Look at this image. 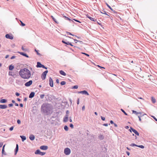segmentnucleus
<instances>
[{
    "label": "nucleus",
    "mask_w": 157,
    "mask_h": 157,
    "mask_svg": "<svg viewBox=\"0 0 157 157\" xmlns=\"http://www.w3.org/2000/svg\"><path fill=\"white\" fill-rule=\"evenodd\" d=\"M52 105L48 103H43L41 106V110L47 115L52 113Z\"/></svg>",
    "instance_id": "f257e3e1"
},
{
    "label": "nucleus",
    "mask_w": 157,
    "mask_h": 157,
    "mask_svg": "<svg viewBox=\"0 0 157 157\" xmlns=\"http://www.w3.org/2000/svg\"><path fill=\"white\" fill-rule=\"evenodd\" d=\"M19 74L22 78L26 79L29 78L31 75L30 71L26 68L21 69L19 72Z\"/></svg>",
    "instance_id": "f03ea898"
},
{
    "label": "nucleus",
    "mask_w": 157,
    "mask_h": 157,
    "mask_svg": "<svg viewBox=\"0 0 157 157\" xmlns=\"http://www.w3.org/2000/svg\"><path fill=\"white\" fill-rule=\"evenodd\" d=\"M64 152L66 155H68L70 154L71 151L70 148L68 147H66L64 149Z\"/></svg>",
    "instance_id": "7ed1b4c3"
},
{
    "label": "nucleus",
    "mask_w": 157,
    "mask_h": 157,
    "mask_svg": "<svg viewBox=\"0 0 157 157\" xmlns=\"http://www.w3.org/2000/svg\"><path fill=\"white\" fill-rule=\"evenodd\" d=\"M48 71L46 70L44 71L41 75V78L43 80H44L46 77L47 73H48Z\"/></svg>",
    "instance_id": "20e7f679"
},
{
    "label": "nucleus",
    "mask_w": 157,
    "mask_h": 157,
    "mask_svg": "<svg viewBox=\"0 0 157 157\" xmlns=\"http://www.w3.org/2000/svg\"><path fill=\"white\" fill-rule=\"evenodd\" d=\"M45 152H42L40 151V150L39 149L37 150L35 152V154H36L40 155H43L45 154Z\"/></svg>",
    "instance_id": "39448f33"
},
{
    "label": "nucleus",
    "mask_w": 157,
    "mask_h": 157,
    "mask_svg": "<svg viewBox=\"0 0 157 157\" xmlns=\"http://www.w3.org/2000/svg\"><path fill=\"white\" fill-rule=\"evenodd\" d=\"M33 81L31 80L29 81L28 82H26L25 85L26 87L29 86L31 85L32 84Z\"/></svg>",
    "instance_id": "423d86ee"
},
{
    "label": "nucleus",
    "mask_w": 157,
    "mask_h": 157,
    "mask_svg": "<svg viewBox=\"0 0 157 157\" xmlns=\"http://www.w3.org/2000/svg\"><path fill=\"white\" fill-rule=\"evenodd\" d=\"M5 37L7 39H10L11 40H12L13 39V36L11 34V35H10L9 34H6L5 35Z\"/></svg>",
    "instance_id": "0eeeda50"
},
{
    "label": "nucleus",
    "mask_w": 157,
    "mask_h": 157,
    "mask_svg": "<svg viewBox=\"0 0 157 157\" xmlns=\"http://www.w3.org/2000/svg\"><path fill=\"white\" fill-rule=\"evenodd\" d=\"M49 84L50 86H51L52 87H53V82L51 77H49Z\"/></svg>",
    "instance_id": "6e6552de"
},
{
    "label": "nucleus",
    "mask_w": 157,
    "mask_h": 157,
    "mask_svg": "<svg viewBox=\"0 0 157 157\" xmlns=\"http://www.w3.org/2000/svg\"><path fill=\"white\" fill-rule=\"evenodd\" d=\"M130 131L131 132L132 131L137 136H139V133L137 132V131L135 129H134V128H132V127H130Z\"/></svg>",
    "instance_id": "1a4fd4ad"
},
{
    "label": "nucleus",
    "mask_w": 157,
    "mask_h": 157,
    "mask_svg": "<svg viewBox=\"0 0 157 157\" xmlns=\"http://www.w3.org/2000/svg\"><path fill=\"white\" fill-rule=\"evenodd\" d=\"M40 148L42 150H46L48 149V147L45 145H42L40 147Z\"/></svg>",
    "instance_id": "9d476101"
},
{
    "label": "nucleus",
    "mask_w": 157,
    "mask_h": 157,
    "mask_svg": "<svg viewBox=\"0 0 157 157\" xmlns=\"http://www.w3.org/2000/svg\"><path fill=\"white\" fill-rule=\"evenodd\" d=\"M18 53L20 54L21 55H22L26 57H29V56L26 54L24 53L23 52H18Z\"/></svg>",
    "instance_id": "9b49d317"
},
{
    "label": "nucleus",
    "mask_w": 157,
    "mask_h": 157,
    "mask_svg": "<svg viewBox=\"0 0 157 157\" xmlns=\"http://www.w3.org/2000/svg\"><path fill=\"white\" fill-rule=\"evenodd\" d=\"M35 93L34 92H31L29 95V98H33L35 95Z\"/></svg>",
    "instance_id": "f8f14e48"
},
{
    "label": "nucleus",
    "mask_w": 157,
    "mask_h": 157,
    "mask_svg": "<svg viewBox=\"0 0 157 157\" xmlns=\"http://www.w3.org/2000/svg\"><path fill=\"white\" fill-rule=\"evenodd\" d=\"M18 150V144H16V147L15 149V155H16Z\"/></svg>",
    "instance_id": "ddd939ff"
},
{
    "label": "nucleus",
    "mask_w": 157,
    "mask_h": 157,
    "mask_svg": "<svg viewBox=\"0 0 157 157\" xmlns=\"http://www.w3.org/2000/svg\"><path fill=\"white\" fill-rule=\"evenodd\" d=\"M7 106L6 105H0V109H5L7 108Z\"/></svg>",
    "instance_id": "4468645a"
},
{
    "label": "nucleus",
    "mask_w": 157,
    "mask_h": 157,
    "mask_svg": "<svg viewBox=\"0 0 157 157\" xmlns=\"http://www.w3.org/2000/svg\"><path fill=\"white\" fill-rule=\"evenodd\" d=\"M43 64H41L40 62H37V65L36 67H37L41 68L42 67Z\"/></svg>",
    "instance_id": "2eb2a0df"
},
{
    "label": "nucleus",
    "mask_w": 157,
    "mask_h": 157,
    "mask_svg": "<svg viewBox=\"0 0 157 157\" xmlns=\"http://www.w3.org/2000/svg\"><path fill=\"white\" fill-rule=\"evenodd\" d=\"M29 138L31 140H34L35 139V136L34 135L31 134L30 135Z\"/></svg>",
    "instance_id": "dca6fc26"
},
{
    "label": "nucleus",
    "mask_w": 157,
    "mask_h": 157,
    "mask_svg": "<svg viewBox=\"0 0 157 157\" xmlns=\"http://www.w3.org/2000/svg\"><path fill=\"white\" fill-rule=\"evenodd\" d=\"M59 72L61 75L63 76H65L66 75V74L62 70L60 71H59Z\"/></svg>",
    "instance_id": "f3484780"
},
{
    "label": "nucleus",
    "mask_w": 157,
    "mask_h": 157,
    "mask_svg": "<svg viewBox=\"0 0 157 157\" xmlns=\"http://www.w3.org/2000/svg\"><path fill=\"white\" fill-rule=\"evenodd\" d=\"M7 101V100L6 99H1L0 100V102L2 103H5Z\"/></svg>",
    "instance_id": "a211bd4d"
},
{
    "label": "nucleus",
    "mask_w": 157,
    "mask_h": 157,
    "mask_svg": "<svg viewBox=\"0 0 157 157\" xmlns=\"http://www.w3.org/2000/svg\"><path fill=\"white\" fill-rule=\"evenodd\" d=\"M20 137L22 141H24L26 139V137L24 136H20Z\"/></svg>",
    "instance_id": "6ab92c4d"
},
{
    "label": "nucleus",
    "mask_w": 157,
    "mask_h": 157,
    "mask_svg": "<svg viewBox=\"0 0 157 157\" xmlns=\"http://www.w3.org/2000/svg\"><path fill=\"white\" fill-rule=\"evenodd\" d=\"M14 67L12 65H10L9 66V69L10 70H12L14 68Z\"/></svg>",
    "instance_id": "aec40b11"
},
{
    "label": "nucleus",
    "mask_w": 157,
    "mask_h": 157,
    "mask_svg": "<svg viewBox=\"0 0 157 157\" xmlns=\"http://www.w3.org/2000/svg\"><path fill=\"white\" fill-rule=\"evenodd\" d=\"M68 117H64L63 118V121L64 122H66L68 121Z\"/></svg>",
    "instance_id": "412c9836"
},
{
    "label": "nucleus",
    "mask_w": 157,
    "mask_h": 157,
    "mask_svg": "<svg viewBox=\"0 0 157 157\" xmlns=\"http://www.w3.org/2000/svg\"><path fill=\"white\" fill-rule=\"evenodd\" d=\"M69 113V111L68 110H67V111H66V115H65V117L68 118Z\"/></svg>",
    "instance_id": "4be33fe9"
},
{
    "label": "nucleus",
    "mask_w": 157,
    "mask_h": 157,
    "mask_svg": "<svg viewBox=\"0 0 157 157\" xmlns=\"http://www.w3.org/2000/svg\"><path fill=\"white\" fill-rule=\"evenodd\" d=\"M82 94L86 95H89V94L88 93V92L85 90H83V93H82Z\"/></svg>",
    "instance_id": "5701e85b"
},
{
    "label": "nucleus",
    "mask_w": 157,
    "mask_h": 157,
    "mask_svg": "<svg viewBox=\"0 0 157 157\" xmlns=\"http://www.w3.org/2000/svg\"><path fill=\"white\" fill-rule=\"evenodd\" d=\"M87 17L89 18L91 20L93 21H95V20H94V18L90 17L89 16H88V15H87Z\"/></svg>",
    "instance_id": "b1692460"
},
{
    "label": "nucleus",
    "mask_w": 157,
    "mask_h": 157,
    "mask_svg": "<svg viewBox=\"0 0 157 157\" xmlns=\"http://www.w3.org/2000/svg\"><path fill=\"white\" fill-rule=\"evenodd\" d=\"M51 17L54 21L56 23H58L57 21L56 20V19L52 16H51Z\"/></svg>",
    "instance_id": "393cba45"
},
{
    "label": "nucleus",
    "mask_w": 157,
    "mask_h": 157,
    "mask_svg": "<svg viewBox=\"0 0 157 157\" xmlns=\"http://www.w3.org/2000/svg\"><path fill=\"white\" fill-rule=\"evenodd\" d=\"M151 101L153 103H155L156 102L155 99L153 97H151Z\"/></svg>",
    "instance_id": "a878e982"
},
{
    "label": "nucleus",
    "mask_w": 157,
    "mask_h": 157,
    "mask_svg": "<svg viewBox=\"0 0 157 157\" xmlns=\"http://www.w3.org/2000/svg\"><path fill=\"white\" fill-rule=\"evenodd\" d=\"M62 42L63 43L66 44L67 45H68V44H69V42H68V41H65V40H62Z\"/></svg>",
    "instance_id": "bb28decb"
},
{
    "label": "nucleus",
    "mask_w": 157,
    "mask_h": 157,
    "mask_svg": "<svg viewBox=\"0 0 157 157\" xmlns=\"http://www.w3.org/2000/svg\"><path fill=\"white\" fill-rule=\"evenodd\" d=\"M132 113H134L135 114H136V115H137L139 114H140L141 113H140V112H136V111H134V110H132Z\"/></svg>",
    "instance_id": "cd10ccee"
},
{
    "label": "nucleus",
    "mask_w": 157,
    "mask_h": 157,
    "mask_svg": "<svg viewBox=\"0 0 157 157\" xmlns=\"http://www.w3.org/2000/svg\"><path fill=\"white\" fill-rule=\"evenodd\" d=\"M64 128L66 131H67L68 130V128L67 125H65L64 127Z\"/></svg>",
    "instance_id": "c85d7f7f"
},
{
    "label": "nucleus",
    "mask_w": 157,
    "mask_h": 157,
    "mask_svg": "<svg viewBox=\"0 0 157 157\" xmlns=\"http://www.w3.org/2000/svg\"><path fill=\"white\" fill-rule=\"evenodd\" d=\"M66 82L65 81H63L60 82V84L61 85H64L66 84Z\"/></svg>",
    "instance_id": "c756f323"
},
{
    "label": "nucleus",
    "mask_w": 157,
    "mask_h": 157,
    "mask_svg": "<svg viewBox=\"0 0 157 157\" xmlns=\"http://www.w3.org/2000/svg\"><path fill=\"white\" fill-rule=\"evenodd\" d=\"M65 17V19L66 20H69V21H70V22H71V21H73L72 20H71V19H70L68 17H66V16Z\"/></svg>",
    "instance_id": "7c9ffc66"
},
{
    "label": "nucleus",
    "mask_w": 157,
    "mask_h": 157,
    "mask_svg": "<svg viewBox=\"0 0 157 157\" xmlns=\"http://www.w3.org/2000/svg\"><path fill=\"white\" fill-rule=\"evenodd\" d=\"M2 154H3L5 155H6V154L5 152V150L4 149H2Z\"/></svg>",
    "instance_id": "2f4dec72"
},
{
    "label": "nucleus",
    "mask_w": 157,
    "mask_h": 157,
    "mask_svg": "<svg viewBox=\"0 0 157 157\" xmlns=\"http://www.w3.org/2000/svg\"><path fill=\"white\" fill-rule=\"evenodd\" d=\"M78 87V86L77 85H75L72 87L73 89H76Z\"/></svg>",
    "instance_id": "473e14b6"
},
{
    "label": "nucleus",
    "mask_w": 157,
    "mask_h": 157,
    "mask_svg": "<svg viewBox=\"0 0 157 157\" xmlns=\"http://www.w3.org/2000/svg\"><path fill=\"white\" fill-rule=\"evenodd\" d=\"M121 110L123 113L126 115H127L128 114L125 112V111L122 109H121Z\"/></svg>",
    "instance_id": "72a5a7b5"
},
{
    "label": "nucleus",
    "mask_w": 157,
    "mask_h": 157,
    "mask_svg": "<svg viewBox=\"0 0 157 157\" xmlns=\"http://www.w3.org/2000/svg\"><path fill=\"white\" fill-rule=\"evenodd\" d=\"M35 51L36 52V53L37 55H38L39 56H41V55L38 52V51L37 50H36V49H35Z\"/></svg>",
    "instance_id": "f704fd0d"
},
{
    "label": "nucleus",
    "mask_w": 157,
    "mask_h": 157,
    "mask_svg": "<svg viewBox=\"0 0 157 157\" xmlns=\"http://www.w3.org/2000/svg\"><path fill=\"white\" fill-rule=\"evenodd\" d=\"M66 33L67 34L73 36H75V35L72 34L71 33H70L69 32H66Z\"/></svg>",
    "instance_id": "c9c22d12"
},
{
    "label": "nucleus",
    "mask_w": 157,
    "mask_h": 157,
    "mask_svg": "<svg viewBox=\"0 0 157 157\" xmlns=\"http://www.w3.org/2000/svg\"><path fill=\"white\" fill-rule=\"evenodd\" d=\"M45 95L44 94H41L40 95V98L41 99H43L44 98V96Z\"/></svg>",
    "instance_id": "e433bc0d"
},
{
    "label": "nucleus",
    "mask_w": 157,
    "mask_h": 157,
    "mask_svg": "<svg viewBox=\"0 0 157 157\" xmlns=\"http://www.w3.org/2000/svg\"><path fill=\"white\" fill-rule=\"evenodd\" d=\"M137 147H140L141 148H144V146L143 145H137Z\"/></svg>",
    "instance_id": "4c0bfd02"
},
{
    "label": "nucleus",
    "mask_w": 157,
    "mask_h": 157,
    "mask_svg": "<svg viewBox=\"0 0 157 157\" xmlns=\"http://www.w3.org/2000/svg\"><path fill=\"white\" fill-rule=\"evenodd\" d=\"M130 146H137V145L136 144H132L130 145Z\"/></svg>",
    "instance_id": "58836bf2"
},
{
    "label": "nucleus",
    "mask_w": 157,
    "mask_h": 157,
    "mask_svg": "<svg viewBox=\"0 0 157 157\" xmlns=\"http://www.w3.org/2000/svg\"><path fill=\"white\" fill-rule=\"evenodd\" d=\"M20 22L21 24V25L22 26H24L25 25V24L22 22L20 21Z\"/></svg>",
    "instance_id": "ea45409f"
},
{
    "label": "nucleus",
    "mask_w": 157,
    "mask_h": 157,
    "mask_svg": "<svg viewBox=\"0 0 157 157\" xmlns=\"http://www.w3.org/2000/svg\"><path fill=\"white\" fill-rule=\"evenodd\" d=\"M82 54H84L86 56H88V57H89V55L87 54H86L85 53H84V52H82Z\"/></svg>",
    "instance_id": "a19ab883"
},
{
    "label": "nucleus",
    "mask_w": 157,
    "mask_h": 157,
    "mask_svg": "<svg viewBox=\"0 0 157 157\" xmlns=\"http://www.w3.org/2000/svg\"><path fill=\"white\" fill-rule=\"evenodd\" d=\"M70 126L72 128H74V125L72 124H70Z\"/></svg>",
    "instance_id": "79ce46f5"
},
{
    "label": "nucleus",
    "mask_w": 157,
    "mask_h": 157,
    "mask_svg": "<svg viewBox=\"0 0 157 157\" xmlns=\"http://www.w3.org/2000/svg\"><path fill=\"white\" fill-rule=\"evenodd\" d=\"M13 128L14 127L13 126L11 127L9 129L10 130V131H12L13 129Z\"/></svg>",
    "instance_id": "37998d69"
},
{
    "label": "nucleus",
    "mask_w": 157,
    "mask_h": 157,
    "mask_svg": "<svg viewBox=\"0 0 157 157\" xmlns=\"http://www.w3.org/2000/svg\"><path fill=\"white\" fill-rule=\"evenodd\" d=\"M17 122L18 124H21V122L20 120H17Z\"/></svg>",
    "instance_id": "c03bdc74"
},
{
    "label": "nucleus",
    "mask_w": 157,
    "mask_h": 157,
    "mask_svg": "<svg viewBox=\"0 0 157 157\" xmlns=\"http://www.w3.org/2000/svg\"><path fill=\"white\" fill-rule=\"evenodd\" d=\"M15 95L17 96H18L20 95V94L18 92H16L15 93Z\"/></svg>",
    "instance_id": "a18cd8bd"
},
{
    "label": "nucleus",
    "mask_w": 157,
    "mask_h": 157,
    "mask_svg": "<svg viewBox=\"0 0 157 157\" xmlns=\"http://www.w3.org/2000/svg\"><path fill=\"white\" fill-rule=\"evenodd\" d=\"M13 105V104H10L8 105V106L9 107H11Z\"/></svg>",
    "instance_id": "49530a36"
},
{
    "label": "nucleus",
    "mask_w": 157,
    "mask_h": 157,
    "mask_svg": "<svg viewBox=\"0 0 157 157\" xmlns=\"http://www.w3.org/2000/svg\"><path fill=\"white\" fill-rule=\"evenodd\" d=\"M3 143L2 142H1L0 143V147H2L3 145Z\"/></svg>",
    "instance_id": "de8ad7c7"
},
{
    "label": "nucleus",
    "mask_w": 157,
    "mask_h": 157,
    "mask_svg": "<svg viewBox=\"0 0 157 157\" xmlns=\"http://www.w3.org/2000/svg\"><path fill=\"white\" fill-rule=\"evenodd\" d=\"M73 20H74V21H76V22H79V23H81V22H80L78 20H77L76 19H73Z\"/></svg>",
    "instance_id": "09e8293b"
},
{
    "label": "nucleus",
    "mask_w": 157,
    "mask_h": 157,
    "mask_svg": "<svg viewBox=\"0 0 157 157\" xmlns=\"http://www.w3.org/2000/svg\"><path fill=\"white\" fill-rule=\"evenodd\" d=\"M155 120L157 121V119L154 116H151Z\"/></svg>",
    "instance_id": "8fccbe9b"
},
{
    "label": "nucleus",
    "mask_w": 157,
    "mask_h": 157,
    "mask_svg": "<svg viewBox=\"0 0 157 157\" xmlns=\"http://www.w3.org/2000/svg\"><path fill=\"white\" fill-rule=\"evenodd\" d=\"M15 57H16L15 56H13L11 57L10 59H14Z\"/></svg>",
    "instance_id": "3c124183"
},
{
    "label": "nucleus",
    "mask_w": 157,
    "mask_h": 157,
    "mask_svg": "<svg viewBox=\"0 0 157 157\" xmlns=\"http://www.w3.org/2000/svg\"><path fill=\"white\" fill-rule=\"evenodd\" d=\"M74 42L76 43H77V42H78V40L76 39H74Z\"/></svg>",
    "instance_id": "603ef678"
},
{
    "label": "nucleus",
    "mask_w": 157,
    "mask_h": 157,
    "mask_svg": "<svg viewBox=\"0 0 157 157\" xmlns=\"http://www.w3.org/2000/svg\"><path fill=\"white\" fill-rule=\"evenodd\" d=\"M21 49H22V50H23V51H25V50H26V49L24 48L23 46H22Z\"/></svg>",
    "instance_id": "864d4df0"
},
{
    "label": "nucleus",
    "mask_w": 157,
    "mask_h": 157,
    "mask_svg": "<svg viewBox=\"0 0 157 157\" xmlns=\"http://www.w3.org/2000/svg\"><path fill=\"white\" fill-rule=\"evenodd\" d=\"M107 5L109 7V9H110L111 10H113L112 9L111 7L109 5H108V4H107Z\"/></svg>",
    "instance_id": "5fc2aeb1"
},
{
    "label": "nucleus",
    "mask_w": 157,
    "mask_h": 157,
    "mask_svg": "<svg viewBox=\"0 0 157 157\" xmlns=\"http://www.w3.org/2000/svg\"><path fill=\"white\" fill-rule=\"evenodd\" d=\"M101 119L103 121H104L105 119V117H101Z\"/></svg>",
    "instance_id": "6e6d98bb"
},
{
    "label": "nucleus",
    "mask_w": 157,
    "mask_h": 157,
    "mask_svg": "<svg viewBox=\"0 0 157 157\" xmlns=\"http://www.w3.org/2000/svg\"><path fill=\"white\" fill-rule=\"evenodd\" d=\"M79 98H78L77 101V104L78 105L79 104Z\"/></svg>",
    "instance_id": "4d7b16f0"
},
{
    "label": "nucleus",
    "mask_w": 157,
    "mask_h": 157,
    "mask_svg": "<svg viewBox=\"0 0 157 157\" xmlns=\"http://www.w3.org/2000/svg\"><path fill=\"white\" fill-rule=\"evenodd\" d=\"M85 109V106H83L82 108V110H84Z\"/></svg>",
    "instance_id": "13d9d810"
},
{
    "label": "nucleus",
    "mask_w": 157,
    "mask_h": 157,
    "mask_svg": "<svg viewBox=\"0 0 157 157\" xmlns=\"http://www.w3.org/2000/svg\"><path fill=\"white\" fill-rule=\"evenodd\" d=\"M83 93V91H79L78 92V93L79 94H82Z\"/></svg>",
    "instance_id": "bf43d9fd"
},
{
    "label": "nucleus",
    "mask_w": 157,
    "mask_h": 157,
    "mask_svg": "<svg viewBox=\"0 0 157 157\" xmlns=\"http://www.w3.org/2000/svg\"><path fill=\"white\" fill-rule=\"evenodd\" d=\"M56 82L57 83H59V80L58 79H57L56 80Z\"/></svg>",
    "instance_id": "052dcab7"
},
{
    "label": "nucleus",
    "mask_w": 157,
    "mask_h": 157,
    "mask_svg": "<svg viewBox=\"0 0 157 157\" xmlns=\"http://www.w3.org/2000/svg\"><path fill=\"white\" fill-rule=\"evenodd\" d=\"M99 68H100V69H101L102 68H103V69H105V68L104 67H101L99 65Z\"/></svg>",
    "instance_id": "680f3d73"
},
{
    "label": "nucleus",
    "mask_w": 157,
    "mask_h": 157,
    "mask_svg": "<svg viewBox=\"0 0 157 157\" xmlns=\"http://www.w3.org/2000/svg\"><path fill=\"white\" fill-rule=\"evenodd\" d=\"M20 105V106L21 107H23V104H22L21 103L20 104V105Z\"/></svg>",
    "instance_id": "e2e57ef3"
},
{
    "label": "nucleus",
    "mask_w": 157,
    "mask_h": 157,
    "mask_svg": "<svg viewBox=\"0 0 157 157\" xmlns=\"http://www.w3.org/2000/svg\"><path fill=\"white\" fill-rule=\"evenodd\" d=\"M127 154V155H128V156H129V155H130V153L128 151H126V152Z\"/></svg>",
    "instance_id": "0e129e2a"
},
{
    "label": "nucleus",
    "mask_w": 157,
    "mask_h": 157,
    "mask_svg": "<svg viewBox=\"0 0 157 157\" xmlns=\"http://www.w3.org/2000/svg\"><path fill=\"white\" fill-rule=\"evenodd\" d=\"M138 118H139V121H141V118H140V117L139 116H138Z\"/></svg>",
    "instance_id": "69168bd1"
},
{
    "label": "nucleus",
    "mask_w": 157,
    "mask_h": 157,
    "mask_svg": "<svg viewBox=\"0 0 157 157\" xmlns=\"http://www.w3.org/2000/svg\"><path fill=\"white\" fill-rule=\"evenodd\" d=\"M78 42H79L80 44H82L83 43V42L81 41L78 40Z\"/></svg>",
    "instance_id": "338daca9"
},
{
    "label": "nucleus",
    "mask_w": 157,
    "mask_h": 157,
    "mask_svg": "<svg viewBox=\"0 0 157 157\" xmlns=\"http://www.w3.org/2000/svg\"><path fill=\"white\" fill-rule=\"evenodd\" d=\"M103 136H100V138L101 139H102L103 138Z\"/></svg>",
    "instance_id": "774afa93"
}]
</instances>
